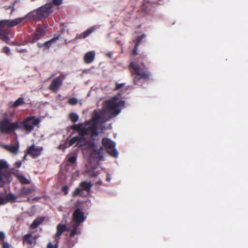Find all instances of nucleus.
I'll return each instance as SVG.
<instances>
[{"label":"nucleus","mask_w":248,"mask_h":248,"mask_svg":"<svg viewBox=\"0 0 248 248\" xmlns=\"http://www.w3.org/2000/svg\"><path fill=\"white\" fill-rule=\"evenodd\" d=\"M2 52L3 53H5L7 55H9L10 54V49L9 47H8L7 46H5L3 47V48L2 49Z\"/></svg>","instance_id":"c9c22d12"},{"label":"nucleus","mask_w":248,"mask_h":248,"mask_svg":"<svg viewBox=\"0 0 248 248\" xmlns=\"http://www.w3.org/2000/svg\"><path fill=\"white\" fill-rule=\"evenodd\" d=\"M45 32V31L44 29L41 27H37L34 33L30 36L29 42L31 44L35 43L43 37Z\"/></svg>","instance_id":"9b49d317"},{"label":"nucleus","mask_w":248,"mask_h":248,"mask_svg":"<svg viewBox=\"0 0 248 248\" xmlns=\"http://www.w3.org/2000/svg\"><path fill=\"white\" fill-rule=\"evenodd\" d=\"M53 11L52 4L51 3H47L40 7L37 9L30 12L24 18V19L26 18H28L30 19L39 20L48 17L52 13Z\"/></svg>","instance_id":"f03ea898"},{"label":"nucleus","mask_w":248,"mask_h":248,"mask_svg":"<svg viewBox=\"0 0 248 248\" xmlns=\"http://www.w3.org/2000/svg\"><path fill=\"white\" fill-rule=\"evenodd\" d=\"M35 240L31 233H28L25 235L23 237V242H27L30 245L33 243V240Z\"/></svg>","instance_id":"a878e982"},{"label":"nucleus","mask_w":248,"mask_h":248,"mask_svg":"<svg viewBox=\"0 0 248 248\" xmlns=\"http://www.w3.org/2000/svg\"><path fill=\"white\" fill-rule=\"evenodd\" d=\"M68 160L70 163L74 164L76 162L77 160V157L76 156H71L68 158Z\"/></svg>","instance_id":"e433bc0d"},{"label":"nucleus","mask_w":248,"mask_h":248,"mask_svg":"<svg viewBox=\"0 0 248 248\" xmlns=\"http://www.w3.org/2000/svg\"><path fill=\"white\" fill-rule=\"evenodd\" d=\"M69 229L64 224H59L57 226V232L55 237H59L61 236L63 232L65 231H69Z\"/></svg>","instance_id":"6ab92c4d"},{"label":"nucleus","mask_w":248,"mask_h":248,"mask_svg":"<svg viewBox=\"0 0 248 248\" xmlns=\"http://www.w3.org/2000/svg\"><path fill=\"white\" fill-rule=\"evenodd\" d=\"M102 145L106 148L107 153L114 157H117L118 152L115 149V143L109 139L103 138Z\"/></svg>","instance_id":"9d476101"},{"label":"nucleus","mask_w":248,"mask_h":248,"mask_svg":"<svg viewBox=\"0 0 248 248\" xmlns=\"http://www.w3.org/2000/svg\"><path fill=\"white\" fill-rule=\"evenodd\" d=\"M17 198V197L15 195L12 193H9L6 195L4 199H5V203L9 202H14L16 201Z\"/></svg>","instance_id":"393cba45"},{"label":"nucleus","mask_w":248,"mask_h":248,"mask_svg":"<svg viewBox=\"0 0 248 248\" xmlns=\"http://www.w3.org/2000/svg\"><path fill=\"white\" fill-rule=\"evenodd\" d=\"M85 141L86 138L84 137V136H75L69 140L68 143L69 146H72L75 143L78 144L79 143H82Z\"/></svg>","instance_id":"f3484780"},{"label":"nucleus","mask_w":248,"mask_h":248,"mask_svg":"<svg viewBox=\"0 0 248 248\" xmlns=\"http://www.w3.org/2000/svg\"><path fill=\"white\" fill-rule=\"evenodd\" d=\"M89 148L92 149L91 155L98 160H101L103 157L104 148L102 146L98 147L95 145L93 138L90 141L87 142Z\"/></svg>","instance_id":"6e6552de"},{"label":"nucleus","mask_w":248,"mask_h":248,"mask_svg":"<svg viewBox=\"0 0 248 248\" xmlns=\"http://www.w3.org/2000/svg\"><path fill=\"white\" fill-rule=\"evenodd\" d=\"M24 20V17H19L12 20H0V39L8 45H14L13 42H9L10 37L14 35L10 28L22 23Z\"/></svg>","instance_id":"f257e3e1"},{"label":"nucleus","mask_w":248,"mask_h":248,"mask_svg":"<svg viewBox=\"0 0 248 248\" xmlns=\"http://www.w3.org/2000/svg\"><path fill=\"white\" fill-rule=\"evenodd\" d=\"M5 203V199L0 197V205H3Z\"/></svg>","instance_id":"49530a36"},{"label":"nucleus","mask_w":248,"mask_h":248,"mask_svg":"<svg viewBox=\"0 0 248 248\" xmlns=\"http://www.w3.org/2000/svg\"><path fill=\"white\" fill-rule=\"evenodd\" d=\"M37 46L40 48H42V47H43L44 48V43L43 44H41V43H38L37 44Z\"/></svg>","instance_id":"09e8293b"},{"label":"nucleus","mask_w":248,"mask_h":248,"mask_svg":"<svg viewBox=\"0 0 248 248\" xmlns=\"http://www.w3.org/2000/svg\"><path fill=\"white\" fill-rule=\"evenodd\" d=\"M47 248H57V245H53L51 242L48 243Z\"/></svg>","instance_id":"ea45409f"},{"label":"nucleus","mask_w":248,"mask_h":248,"mask_svg":"<svg viewBox=\"0 0 248 248\" xmlns=\"http://www.w3.org/2000/svg\"><path fill=\"white\" fill-rule=\"evenodd\" d=\"M20 126L19 122L12 123L10 119L5 118L0 122V131L2 133L9 134L20 129Z\"/></svg>","instance_id":"20e7f679"},{"label":"nucleus","mask_w":248,"mask_h":248,"mask_svg":"<svg viewBox=\"0 0 248 248\" xmlns=\"http://www.w3.org/2000/svg\"><path fill=\"white\" fill-rule=\"evenodd\" d=\"M105 118L104 114L101 113L100 112L96 110H94L93 115L92 117V125L89 126V127H92L95 129L96 134H93V136H96L98 134L97 131V125L99 124L105 123L109 120Z\"/></svg>","instance_id":"0eeeda50"},{"label":"nucleus","mask_w":248,"mask_h":248,"mask_svg":"<svg viewBox=\"0 0 248 248\" xmlns=\"http://www.w3.org/2000/svg\"><path fill=\"white\" fill-rule=\"evenodd\" d=\"M107 55H108L109 58H111V57H112V54H111L110 53H108Z\"/></svg>","instance_id":"603ef678"},{"label":"nucleus","mask_w":248,"mask_h":248,"mask_svg":"<svg viewBox=\"0 0 248 248\" xmlns=\"http://www.w3.org/2000/svg\"><path fill=\"white\" fill-rule=\"evenodd\" d=\"M43 150L42 147H36L34 144H32L27 148L28 154L32 158H35L40 156Z\"/></svg>","instance_id":"f8f14e48"},{"label":"nucleus","mask_w":248,"mask_h":248,"mask_svg":"<svg viewBox=\"0 0 248 248\" xmlns=\"http://www.w3.org/2000/svg\"><path fill=\"white\" fill-rule=\"evenodd\" d=\"M60 35L58 34L57 36H54L50 40L44 43V50L48 49L51 46L52 44L55 43L59 38Z\"/></svg>","instance_id":"412c9836"},{"label":"nucleus","mask_w":248,"mask_h":248,"mask_svg":"<svg viewBox=\"0 0 248 248\" xmlns=\"http://www.w3.org/2000/svg\"><path fill=\"white\" fill-rule=\"evenodd\" d=\"M95 52L94 51H90L84 55V61L86 63H90L92 62L95 58Z\"/></svg>","instance_id":"a211bd4d"},{"label":"nucleus","mask_w":248,"mask_h":248,"mask_svg":"<svg viewBox=\"0 0 248 248\" xmlns=\"http://www.w3.org/2000/svg\"><path fill=\"white\" fill-rule=\"evenodd\" d=\"M18 170H16V172H13V174L17 178L18 180L22 184H29L30 182L23 175L19 174Z\"/></svg>","instance_id":"aec40b11"},{"label":"nucleus","mask_w":248,"mask_h":248,"mask_svg":"<svg viewBox=\"0 0 248 248\" xmlns=\"http://www.w3.org/2000/svg\"><path fill=\"white\" fill-rule=\"evenodd\" d=\"M79 225L73 223L72 225L73 229L71 230L70 236L73 237L76 234H79L80 233V231L78 230Z\"/></svg>","instance_id":"b1692460"},{"label":"nucleus","mask_w":248,"mask_h":248,"mask_svg":"<svg viewBox=\"0 0 248 248\" xmlns=\"http://www.w3.org/2000/svg\"><path fill=\"white\" fill-rule=\"evenodd\" d=\"M2 248H10V245L8 243H3L2 245Z\"/></svg>","instance_id":"c03bdc74"},{"label":"nucleus","mask_w":248,"mask_h":248,"mask_svg":"<svg viewBox=\"0 0 248 248\" xmlns=\"http://www.w3.org/2000/svg\"><path fill=\"white\" fill-rule=\"evenodd\" d=\"M142 12H144V13H146V14H149V13H150V10H149V9H148L147 8V7H143L142 8Z\"/></svg>","instance_id":"a19ab883"},{"label":"nucleus","mask_w":248,"mask_h":248,"mask_svg":"<svg viewBox=\"0 0 248 248\" xmlns=\"http://www.w3.org/2000/svg\"><path fill=\"white\" fill-rule=\"evenodd\" d=\"M83 191V189L79 187H77L75 190L72 193L73 197H77L78 195H80L81 192Z\"/></svg>","instance_id":"7c9ffc66"},{"label":"nucleus","mask_w":248,"mask_h":248,"mask_svg":"<svg viewBox=\"0 0 248 248\" xmlns=\"http://www.w3.org/2000/svg\"><path fill=\"white\" fill-rule=\"evenodd\" d=\"M8 177L10 176V175L8 173H6L5 172L0 171V186H2L4 185V182L2 179V177Z\"/></svg>","instance_id":"c756f323"},{"label":"nucleus","mask_w":248,"mask_h":248,"mask_svg":"<svg viewBox=\"0 0 248 248\" xmlns=\"http://www.w3.org/2000/svg\"><path fill=\"white\" fill-rule=\"evenodd\" d=\"M21 164H22L21 161H19L16 162L15 164V165L16 167L19 168L21 167Z\"/></svg>","instance_id":"37998d69"},{"label":"nucleus","mask_w":248,"mask_h":248,"mask_svg":"<svg viewBox=\"0 0 248 248\" xmlns=\"http://www.w3.org/2000/svg\"><path fill=\"white\" fill-rule=\"evenodd\" d=\"M2 147L14 155L17 154L18 152L19 145L18 143H15L12 145H3Z\"/></svg>","instance_id":"dca6fc26"},{"label":"nucleus","mask_w":248,"mask_h":248,"mask_svg":"<svg viewBox=\"0 0 248 248\" xmlns=\"http://www.w3.org/2000/svg\"><path fill=\"white\" fill-rule=\"evenodd\" d=\"M89 123L87 124H74L71 126V128L75 131H78L80 136H85L90 135L91 138H93V134H96L95 129L94 128L89 127Z\"/></svg>","instance_id":"423d86ee"},{"label":"nucleus","mask_w":248,"mask_h":248,"mask_svg":"<svg viewBox=\"0 0 248 248\" xmlns=\"http://www.w3.org/2000/svg\"><path fill=\"white\" fill-rule=\"evenodd\" d=\"M69 118L73 123H76L78 120V115L74 112H71L69 115Z\"/></svg>","instance_id":"c85d7f7f"},{"label":"nucleus","mask_w":248,"mask_h":248,"mask_svg":"<svg viewBox=\"0 0 248 248\" xmlns=\"http://www.w3.org/2000/svg\"><path fill=\"white\" fill-rule=\"evenodd\" d=\"M140 57L142 59H144L146 58V55L143 54H140Z\"/></svg>","instance_id":"3c124183"},{"label":"nucleus","mask_w":248,"mask_h":248,"mask_svg":"<svg viewBox=\"0 0 248 248\" xmlns=\"http://www.w3.org/2000/svg\"><path fill=\"white\" fill-rule=\"evenodd\" d=\"M16 51L19 53L27 52V49H17Z\"/></svg>","instance_id":"a18cd8bd"},{"label":"nucleus","mask_w":248,"mask_h":248,"mask_svg":"<svg viewBox=\"0 0 248 248\" xmlns=\"http://www.w3.org/2000/svg\"><path fill=\"white\" fill-rule=\"evenodd\" d=\"M97 29H98V27L97 25L93 26L83 32H81L79 34H77L75 37V39L78 40L86 38L91 33L96 31Z\"/></svg>","instance_id":"2eb2a0df"},{"label":"nucleus","mask_w":248,"mask_h":248,"mask_svg":"<svg viewBox=\"0 0 248 248\" xmlns=\"http://www.w3.org/2000/svg\"><path fill=\"white\" fill-rule=\"evenodd\" d=\"M110 180H111L110 176V175L108 174H107V179H106V181L107 182H110Z\"/></svg>","instance_id":"8fccbe9b"},{"label":"nucleus","mask_w":248,"mask_h":248,"mask_svg":"<svg viewBox=\"0 0 248 248\" xmlns=\"http://www.w3.org/2000/svg\"><path fill=\"white\" fill-rule=\"evenodd\" d=\"M63 82V78L61 76L53 79L49 86V89L54 93L58 91L62 86Z\"/></svg>","instance_id":"ddd939ff"},{"label":"nucleus","mask_w":248,"mask_h":248,"mask_svg":"<svg viewBox=\"0 0 248 248\" xmlns=\"http://www.w3.org/2000/svg\"><path fill=\"white\" fill-rule=\"evenodd\" d=\"M78 102V99L75 97H71L68 100V103L71 105H75Z\"/></svg>","instance_id":"473e14b6"},{"label":"nucleus","mask_w":248,"mask_h":248,"mask_svg":"<svg viewBox=\"0 0 248 248\" xmlns=\"http://www.w3.org/2000/svg\"><path fill=\"white\" fill-rule=\"evenodd\" d=\"M129 67L132 69V74H135L136 76L133 79V82L135 85L137 84V82L141 79H148L150 77V73L149 72L145 71H141L140 66L135 63L134 62H131L130 63Z\"/></svg>","instance_id":"39448f33"},{"label":"nucleus","mask_w":248,"mask_h":248,"mask_svg":"<svg viewBox=\"0 0 248 248\" xmlns=\"http://www.w3.org/2000/svg\"><path fill=\"white\" fill-rule=\"evenodd\" d=\"M118 99L117 96H114L110 100H107L106 102L107 108L113 110L110 118L116 116L121 111V109L119 108L124 106L125 101L121 100L118 102Z\"/></svg>","instance_id":"7ed1b4c3"},{"label":"nucleus","mask_w":248,"mask_h":248,"mask_svg":"<svg viewBox=\"0 0 248 248\" xmlns=\"http://www.w3.org/2000/svg\"><path fill=\"white\" fill-rule=\"evenodd\" d=\"M31 192V189L30 188L24 187L21 190V193L22 195H28Z\"/></svg>","instance_id":"2f4dec72"},{"label":"nucleus","mask_w":248,"mask_h":248,"mask_svg":"<svg viewBox=\"0 0 248 248\" xmlns=\"http://www.w3.org/2000/svg\"><path fill=\"white\" fill-rule=\"evenodd\" d=\"M29 155V154H28V151H27V149L26 151L25 154V155H24V156H23V157L22 158V160L24 161L25 160H26V157H27V155Z\"/></svg>","instance_id":"de8ad7c7"},{"label":"nucleus","mask_w":248,"mask_h":248,"mask_svg":"<svg viewBox=\"0 0 248 248\" xmlns=\"http://www.w3.org/2000/svg\"><path fill=\"white\" fill-rule=\"evenodd\" d=\"M44 218L42 217H38L35 219L31 225V229H35L43 221Z\"/></svg>","instance_id":"bb28decb"},{"label":"nucleus","mask_w":248,"mask_h":248,"mask_svg":"<svg viewBox=\"0 0 248 248\" xmlns=\"http://www.w3.org/2000/svg\"><path fill=\"white\" fill-rule=\"evenodd\" d=\"M62 0H52V3H51L52 4H53L55 6H59L61 4H62Z\"/></svg>","instance_id":"f704fd0d"},{"label":"nucleus","mask_w":248,"mask_h":248,"mask_svg":"<svg viewBox=\"0 0 248 248\" xmlns=\"http://www.w3.org/2000/svg\"><path fill=\"white\" fill-rule=\"evenodd\" d=\"M79 186L81 187V189H83V190L89 192L93 186V184L90 181H82L80 183Z\"/></svg>","instance_id":"4be33fe9"},{"label":"nucleus","mask_w":248,"mask_h":248,"mask_svg":"<svg viewBox=\"0 0 248 248\" xmlns=\"http://www.w3.org/2000/svg\"><path fill=\"white\" fill-rule=\"evenodd\" d=\"M73 218L75 221L74 223L80 225L85 220L84 213L78 208L76 209L73 213Z\"/></svg>","instance_id":"4468645a"},{"label":"nucleus","mask_w":248,"mask_h":248,"mask_svg":"<svg viewBox=\"0 0 248 248\" xmlns=\"http://www.w3.org/2000/svg\"><path fill=\"white\" fill-rule=\"evenodd\" d=\"M7 167L6 163L3 160H0V171H2L1 170Z\"/></svg>","instance_id":"72a5a7b5"},{"label":"nucleus","mask_w":248,"mask_h":248,"mask_svg":"<svg viewBox=\"0 0 248 248\" xmlns=\"http://www.w3.org/2000/svg\"><path fill=\"white\" fill-rule=\"evenodd\" d=\"M40 122L39 118H35L34 116L29 117L25 120L19 122L20 128L24 127L28 131H32L35 126L37 125Z\"/></svg>","instance_id":"1a4fd4ad"},{"label":"nucleus","mask_w":248,"mask_h":248,"mask_svg":"<svg viewBox=\"0 0 248 248\" xmlns=\"http://www.w3.org/2000/svg\"><path fill=\"white\" fill-rule=\"evenodd\" d=\"M141 64L143 66H144V62H141Z\"/></svg>","instance_id":"864d4df0"},{"label":"nucleus","mask_w":248,"mask_h":248,"mask_svg":"<svg viewBox=\"0 0 248 248\" xmlns=\"http://www.w3.org/2000/svg\"><path fill=\"white\" fill-rule=\"evenodd\" d=\"M68 187L67 186H64L62 188V190L64 192V195H67L68 193Z\"/></svg>","instance_id":"4c0bfd02"},{"label":"nucleus","mask_w":248,"mask_h":248,"mask_svg":"<svg viewBox=\"0 0 248 248\" xmlns=\"http://www.w3.org/2000/svg\"><path fill=\"white\" fill-rule=\"evenodd\" d=\"M124 86V83H116V87L114 89V91H117L120 88H122Z\"/></svg>","instance_id":"58836bf2"},{"label":"nucleus","mask_w":248,"mask_h":248,"mask_svg":"<svg viewBox=\"0 0 248 248\" xmlns=\"http://www.w3.org/2000/svg\"><path fill=\"white\" fill-rule=\"evenodd\" d=\"M143 37H144L143 35H141V36H138L136 40L134 41V42L136 41L134 48L133 51V55L135 56L138 55V46L140 45V42H141L142 39H143Z\"/></svg>","instance_id":"5701e85b"},{"label":"nucleus","mask_w":248,"mask_h":248,"mask_svg":"<svg viewBox=\"0 0 248 248\" xmlns=\"http://www.w3.org/2000/svg\"><path fill=\"white\" fill-rule=\"evenodd\" d=\"M24 103V99L23 97H19L12 105L13 108H17Z\"/></svg>","instance_id":"cd10ccee"},{"label":"nucleus","mask_w":248,"mask_h":248,"mask_svg":"<svg viewBox=\"0 0 248 248\" xmlns=\"http://www.w3.org/2000/svg\"><path fill=\"white\" fill-rule=\"evenodd\" d=\"M5 238V234L2 232H0V240H3Z\"/></svg>","instance_id":"79ce46f5"}]
</instances>
